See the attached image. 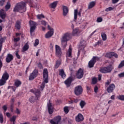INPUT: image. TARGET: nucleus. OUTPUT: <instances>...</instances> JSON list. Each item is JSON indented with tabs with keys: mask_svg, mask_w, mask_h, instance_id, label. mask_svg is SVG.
Instances as JSON below:
<instances>
[{
	"mask_svg": "<svg viewBox=\"0 0 124 124\" xmlns=\"http://www.w3.org/2000/svg\"><path fill=\"white\" fill-rule=\"evenodd\" d=\"M14 101H15L14 98L11 99V107H13V103L14 102Z\"/></svg>",
	"mask_w": 124,
	"mask_h": 124,
	"instance_id": "nucleus-55",
	"label": "nucleus"
},
{
	"mask_svg": "<svg viewBox=\"0 0 124 124\" xmlns=\"http://www.w3.org/2000/svg\"><path fill=\"white\" fill-rule=\"evenodd\" d=\"M29 44L27 43L26 44H25V45L22 48V52H26V51H28V50H29Z\"/></svg>",
	"mask_w": 124,
	"mask_h": 124,
	"instance_id": "nucleus-25",
	"label": "nucleus"
},
{
	"mask_svg": "<svg viewBox=\"0 0 124 124\" xmlns=\"http://www.w3.org/2000/svg\"><path fill=\"white\" fill-rule=\"evenodd\" d=\"M96 82H97V78H93L92 79V84H94L96 83Z\"/></svg>",
	"mask_w": 124,
	"mask_h": 124,
	"instance_id": "nucleus-43",
	"label": "nucleus"
},
{
	"mask_svg": "<svg viewBox=\"0 0 124 124\" xmlns=\"http://www.w3.org/2000/svg\"><path fill=\"white\" fill-rule=\"evenodd\" d=\"M117 98L119 99V100L124 101V95H119L117 96Z\"/></svg>",
	"mask_w": 124,
	"mask_h": 124,
	"instance_id": "nucleus-34",
	"label": "nucleus"
},
{
	"mask_svg": "<svg viewBox=\"0 0 124 124\" xmlns=\"http://www.w3.org/2000/svg\"><path fill=\"white\" fill-rule=\"evenodd\" d=\"M103 19L101 17H98L96 20V22H97V23H101Z\"/></svg>",
	"mask_w": 124,
	"mask_h": 124,
	"instance_id": "nucleus-44",
	"label": "nucleus"
},
{
	"mask_svg": "<svg viewBox=\"0 0 124 124\" xmlns=\"http://www.w3.org/2000/svg\"><path fill=\"white\" fill-rule=\"evenodd\" d=\"M115 86L114 84H110L107 89L108 93H112L114 91Z\"/></svg>",
	"mask_w": 124,
	"mask_h": 124,
	"instance_id": "nucleus-20",
	"label": "nucleus"
},
{
	"mask_svg": "<svg viewBox=\"0 0 124 124\" xmlns=\"http://www.w3.org/2000/svg\"><path fill=\"white\" fill-rule=\"evenodd\" d=\"M37 74H38V71L37 70H34L33 72L31 74L29 77V80H33V79L37 76Z\"/></svg>",
	"mask_w": 124,
	"mask_h": 124,
	"instance_id": "nucleus-15",
	"label": "nucleus"
},
{
	"mask_svg": "<svg viewBox=\"0 0 124 124\" xmlns=\"http://www.w3.org/2000/svg\"><path fill=\"white\" fill-rule=\"evenodd\" d=\"M73 80H74L73 77H70L64 81L65 85H66L67 88H68V87H70V85H71V82H72Z\"/></svg>",
	"mask_w": 124,
	"mask_h": 124,
	"instance_id": "nucleus-14",
	"label": "nucleus"
},
{
	"mask_svg": "<svg viewBox=\"0 0 124 124\" xmlns=\"http://www.w3.org/2000/svg\"><path fill=\"white\" fill-rule=\"evenodd\" d=\"M119 0H112V3L113 4L117 3V2H118Z\"/></svg>",
	"mask_w": 124,
	"mask_h": 124,
	"instance_id": "nucleus-56",
	"label": "nucleus"
},
{
	"mask_svg": "<svg viewBox=\"0 0 124 124\" xmlns=\"http://www.w3.org/2000/svg\"><path fill=\"white\" fill-rule=\"evenodd\" d=\"M78 14V10L76 9L74 10V20H77V15Z\"/></svg>",
	"mask_w": 124,
	"mask_h": 124,
	"instance_id": "nucleus-30",
	"label": "nucleus"
},
{
	"mask_svg": "<svg viewBox=\"0 0 124 124\" xmlns=\"http://www.w3.org/2000/svg\"><path fill=\"white\" fill-rule=\"evenodd\" d=\"M41 25H43V26H46L47 25V22L45 21V20H42L41 21Z\"/></svg>",
	"mask_w": 124,
	"mask_h": 124,
	"instance_id": "nucleus-46",
	"label": "nucleus"
},
{
	"mask_svg": "<svg viewBox=\"0 0 124 124\" xmlns=\"http://www.w3.org/2000/svg\"><path fill=\"white\" fill-rule=\"evenodd\" d=\"M97 45H102V41H99L95 44V46H97Z\"/></svg>",
	"mask_w": 124,
	"mask_h": 124,
	"instance_id": "nucleus-45",
	"label": "nucleus"
},
{
	"mask_svg": "<svg viewBox=\"0 0 124 124\" xmlns=\"http://www.w3.org/2000/svg\"><path fill=\"white\" fill-rule=\"evenodd\" d=\"M64 112H65L66 114H67V113L69 112L68 107H65V108H64Z\"/></svg>",
	"mask_w": 124,
	"mask_h": 124,
	"instance_id": "nucleus-39",
	"label": "nucleus"
},
{
	"mask_svg": "<svg viewBox=\"0 0 124 124\" xmlns=\"http://www.w3.org/2000/svg\"><path fill=\"white\" fill-rule=\"evenodd\" d=\"M66 59H71L72 58V47H71V46H69V49L66 52Z\"/></svg>",
	"mask_w": 124,
	"mask_h": 124,
	"instance_id": "nucleus-11",
	"label": "nucleus"
},
{
	"mask_svg": "<svg viewBox=\"0 0 124 124\" xmlns=\"http://www.w3.org/2000/svg\"><path fill=\"white\" fill-rule=\"evenodd\" d=\"M102 75H98V80L99 81H100V80H101V77H102Z\"/></svg>",
	"mask_w": 124,
	"mask_h": 124,
	"instance_id": "nucleus-61",
	"label": "nucleus"
},
{
	"mask_svg": "<svg viewBox=\"0 0 124 124\" xmlns=\"http://www.w3.org/2000/svg\"><path fill=\"white\" fill-rule=\"evenodd\" d=\"M6 17V13L3 9L0 10V17L4 20Z\"/></svg>",
	"mask_w": 124,
	"mask_h": 124,
	"instance_id": "nucleus-18",
	"label": "nucleus"
},
{
	"mask_svg": "<svg viewBox=\"0 0 124 124\" xmlns=\"http://www.w3.org/2000/svg\"><path fill=\"white\" fill-rule=\"evenodd\" d=\"M2 109H4V112H6V110H7V106L6 105H4L2 107Z\"/></svg>",
	"mask_w": 124,
	"mask_h": 124,
	"instance_id": "nucleus-53",
	"label": "nucleus"
},
{
	"mask_svg": "<svg viewBox=\"0 0 124 124\" xmlns=\"http://www.w3.org/2000/svg\"><path fill=\"white\" fill-rule=\"evenodd\" d=\"M15 113H16V114H17V115H19L21 114V110H20V109H19L18 108H16L15 111Z\"/></svg>",
	"mask_w": 124,
	"mask_h": 124,
	"instance_id": "nucleus-47",
	"label": "nucleus"
},
{
	"mask_svg": "<svg viewBox=\"0 0 124 124\" xmlns=\"http://www.w3.org/2000/svg\"><path fill=\"white\" fill-rule=\"evenodd\" d=\"M49 48L50 50H53V48H54V43H51L50 44Z\"/></svg>",
	"mask_w": 124,
	"mask_h": 124,
	"instance_id": "nucleus-49",
	"label": "nucleus"
},
{
	"mask_svg": "<svg viewBox=\"0 0 124 124\" xmlns=\"http://www.w3.org/2000/svg\"><path fill=\"white\" fill-rule=\"evenodd\" d=\"M38 44H39V40H38V39H36L35 41V43L34 44V46L35 47H36V46H37Z\"/></svg>",
	"mask_w": 124,
	"mask_h": 124,
	"instance_id": "nucleus-42",
	"label": "nucleus"
},
{
	"mask_svg": "<svg viewBox=\"0 0 124 124\" xmlns=\"http://www.w3.org/2000/svg\"><path fill=\"white\" fill-rule=\"evenodd\" d=\"M94 91L95 93H97V92H98V87H97V86L94 87Z\"/></svg>",
	"mask_w": 124,
	"mask_h": 124,
	"instance_id": "nucleus-54",
	"label": "nucleus"
},
{
	"mask_svg": "<svg viewBox=\"0 0 124 124\" xmlns=\"http://www.w3.org/2000/svg\"><path fill=\"white\" fill-rule=\"evenodd\" d=\"M16 118H17L16 116H13L11 119L10 121L11 122H13V124H15V122L16 121Z\"/></svg>",
	"mask_w": 124,
	"mask_h": 124,
	"instance_id": "nucleus-31",
	"label": "nucleus"
},
{
	"mask_svg": "<svg viewBox=\"0 0 124 124\" xmlns=\"http://www.w3.org/2000/svg\"><path fill=\"white\" fill-rule=\"evenodd\" d=\"M20 39H21L20 37L14 38V42H18V41H19Z\"/></svg>",
	"mask_w": 124,
	"mask_h": 124,
	"instance_id": "nucleus-48",
	"label": "nucleus"
},
{
	"mask_svg": "<svg viewBox=\"0 0 124 124\" xmlns=\"http://www.w3.org/2000/svg\"><path fill=\"white\" fill-rule=\"evenodd\" d=\"M21 84H22V82H21V81H20L18 79H16L15 81L14 85H15V87H16V88H18V87H20V86H21Z\"/></svg>",
	"mask_w": 124,
	"mask_h": 124,
	"instance_id": "nucleus-24",
	"label": "nucleus"
},
{
	"mask_svg": "<svg viewBox=\"0 0 124 124\" xmlns=\"http://www.w3.org/2000/svg\"><path fill=\"white\" fill-rule=\"evenodd\" d=\"M11 6V5H10V3L7 2V4L5 6V9H6V10H8V9L10 8Z\"/></svg>",
	"mask_w": 124,
	"mask_h": 124,
	"instance_id": "nucleus-36",
	"label": "nucleus"
},
{
	"mask_svg": "<svg viewBox=\"0 0 124 124\" xmlns=\"http://www.w3.org/2000/svg\"><path fill=\"white\" fill-rule=\"evenodd\" d=\"M18 53H19V51L18 50H17L16 53V56L17 59H21V56H20V55H19Z\"/></svg>",
	"mask_w": 124,
	"mask_h": 124,
	"instance_id": "nucleus-40",
	"label": "nucleus"
},
{
	"mask_svg": "<svg viewBox=\"0 0 124 124\" xmlns=\"http://www.w3.org/2000/svg\"><path fill=\"white\" fill-rule=\"evenodd\" d=\"M38 67H39V68H42V64H41V63H39L38 64Z\"/></svg>",
	"mask_w": 124,
	"mask_h": 124,
	"instance_id": "nucleus-57",
	"label": "nucleus"
},
{
	"mask_svg": "<svg viewBox=\"0 0 124 124\" xmlns=\"http://www.w3.org/2000/svg\"><path fill=\"white\" fill-rule=\"evenodd\" d=\"M84 75V71L83 69L80 68L76 73V77L78 79H81L83 78V76Z\"/></svg>",
	"mask_w": 124,
	"mask_h": 124,
	"instance_id": "nucleus-10",
	"label": "nucleus"
},
{
	"mask_svg": "<svg viewBox=\"0 0 124 124\" xmlns=\"http://www.w3.org/2000/svg\"><path fill=\"white\" fill-rule=\"evenodd\" d=\"M0 123L2 124L3 123V116L1 113L0 114Z\"/></svg>",
	"mask_w": 124,
	"mask_h": 124,
	"instance_id": "nucleus-41",
	"label": "nucleus"
},
{
	"mask_svg": "<svg viewBox=\"0 0 124 124\" xmlns=\"http://www.w3.org/2000/svg\"><path fill=\"white\" fill-rule=\"evenodd\" d=\"M111 99H115V95H113L110 97Z\"/></svg>",
	"mask_w": 124,
	"mask_h": 124,
	"instance_id": "nucleus-64",
	"label": "nucleus"
},
{
	"mask_svg": "<svg viewBox=\"0 0 124 124\" xmlns=\"http://www.w3.org/2000/svg\"><path fill=\"white\" fill-rule=\"evenodd\" d=\"M26 10H27L26 3L24 2L18 3L14 9V12H20L21 13L26 12Z\"/></svg>",
	"mask_w": 124,
	"mask_h": 124,
	"instance_id": "nucleus-2",
	"label": "nucleus"
},
{
	"mask_svg": "<svg viewBox=\"0 0 124 124\" xmlns=\"http://www.w3.org/2000/svg\"><path fill=\"white\" fill-rule=\"evenodd\" d=\"M95 5V2L94 1H92L90 3H89V4L88 5V9H91V8H93Z\"/></svg>",
	"mask_w": 124,
	"mask_h": 124,
	"instance_id": "nucleus-28",
	"label": "nucleus"
},
{
	"mask_svg": "<svg viewBox=\"0 0 124 124\" xmlns=\"http://www.w3.org/2000/svg\"><path fill=\"white\" fill-rule=\"evenodd\" d=\"M59 72V75L61 76L62 78L64 79V78L66 77V75L65 74V73H64L63 69L60 70Z\"/></svg>",
	"mask_w": 124,
	"mask_h": 124,
	"instance_id": "nucleus-21",
	"label": "nucleus"
},
{
	"mask_svg": "<svg viewBox=\"0 0 124 124\" xmlns=\"http://www.w3.org/2000/svg\"><path fill=\"white\" fill-rule=\"evenodd\" d=\"M119 77L122 78V77H124V72L121 73L118 75Z\"/></svg>",
	"mask_w": 124,
	"mask_h": 124,
	"instance_id": "nucleus-52",
	"label": "nucleus"
},
{
	"mask_svg": "<svg viewBox=\"0 0 124 124\" xmlns=\"http://www.w3.org/2000/svg\"><path fill=\"white\" fill-rule=\"evenodd\" d=\"M5 1V0H1L0 1V6H2L3 4H4V2Z\"/></svg>",
	"mask_w": 124,
	"mask_h": 124,
	"instance_id": "nucleus-50",
	"label": "nucleus"
},
{
	"mask_svg": "<svg viewBox=\"0 0 124 124\" xmlns=\"http://www.w3.org/2000/svg\"><path fill=\"white\" fill-rule=\"evenodd\" d=\"M16 87L15 86H12V89L13 90V92H15L16 91Z\"/></svg>",
	"mask_w": 124,
	"mask_h": 124,
	"instance_id": "nucleus-58",
	"label": "nucleus"
},
{
	"mask_svg": "<svg viewBox=\"0 0 124 124\" xmlns=\"http://www.w3.org/2000/svg\"><path fill=\"white\" fill-rule=\"evenodd\" d=\"M13 60V55L11 54H8L6 58V62L9 63Z\"/></svg>",
	"mask_w": 124,
	"mask_h": 124,
	"instance_id": "nucleus-19",
	"label": "nucleus"
},
{
	"mask_svg": "<svg viewBox=\"0 0 124 124\" xmlns=\"http://www.w3.org/2000/svg\"><path fill=\"white\" fill-rule=\"evenodd\" d=\"M83 92V89L81 86H78L76 87L75 89V93L76 95H79L82 93Z\"/></svg>",
	"mask_w": 124,
	"mask_h": 124,
	"instance_id": "nucleus-12",
	"label": "nucleus"
},
{
	"mask_svg": "<svg viewBox=\"0 0 124 124\" xmlns=\"http://www.w3.org/2000/svg\"><path fill=\"white\" fill-rule=\"evenodd\" d=\"M78 32H79V29H73L72 33V35L73 36H76V35H77V34H78Z\"/></svg>",
	"mask_w": 124,
	"mask_h": 124,
	"instance_id": "nucleus-26",
	"label": "nucleus"
},
{
	"mask_svg": "<svg viewBox=\"0 0 124 124\" xmlns=\"http://www.w3.org/2000/svg\"><path fill=\"white\" fill-rule=\"evenodd\" d=\"M123 66H124V60L121 62V63L119 65L118 67L119 68H122V67H123Z\"/></svg>",
	"mask_w": 124,
	"mask_h": 124,
	"instance_id": "nucleus-35",
	"label": "nucleus"
},
{
	"mask_svg": "<svg viewBox=\"0 0 124 124\" xmlns=\"http://www.w3.org/2000/svg\"><path fill=\"white\" fill-rule=\"evenodd\" d=\"M55 55L59 58L62 56V48L57 45H55Z\"/></svg>",
	"mask_w": 124,
	"mask_h": 124,
	"instance_id": "nucleus-9",
	"label": "nucleus"
},
{
	"mask_svg": "<svg viewBox=\"0 0 124 124\" xmlns=\"http://www.w3.org/2000/svg\"><path fill=\"white\" fill-rule=\"evenodd\" d=\"M43 76L44 81L40 88H39L38 90L34 89L31 90L32 93H33L36 96V97L34 96H31L30 98V101L31 103H33V102H35V101L38 100V99H39L41 96V92H42L44 88H45V83H48V71L47 70V69H44Z\"/></svg>",
	"mask_w": 124,
	"mask_h": 124,
	"instance_id": "nucleus-1",
	"label": "nucleus"
},
{
	"mask_svg": "<svg viewBox=\"0 0 124 124\" xmlns=\"http://www.w3.org/2000/svg\"><path fill=\"white\" fill-rule=\"evenodd\" d=\"M4 41V39H3V38L0 39V45H1V47H2V42H3Z\"/></svg>",
	"mask_w": 124,
	"mask_h": 124,
	"instance_id": "nucleus-51",
	"label": "nucleus"
},
{
	"mask_svg": "<svg viewBox=\"0 0 124 124\" xmlns=\"http://www.w3.org/2000/svg\"><path fill=\"white\" fill-rule=\"evenodd\" d=\"M97 61H99V57H93L92 59L89 62V67H93V65Z\"/></svg>",
	"mask_w": 124,
	"mask_h": 124,
	"instance_id": "nucleus-7",
	"label": "nucleus"
},
{
	"mask_svg": "<svg viewBox=\"0 0 124 124\" xmlns=\"http://www.w3.org/2000/svg\"><path fill=\"white\" fill-rule=\"evenodd\" d=\"M113 9H114V8L113 7H109L108 8H106L105 9V11H106L107 12H108L109 11H112V10H113Z\"/></svg>",
	"mask_w": 124,
	"mask_h": 124,
	"instance_id": "nucleus-38",
	"label": "nucleus"
},
{
	"mask_svg": "<svg viewBox=\"0 0 124 124\" xmlns=\"http://www.w3.org/2000/svg\"><path fill=\"white\" fill-rule=\"evenodd\" d=\"M109 85H110V81H108L106 83V87H107V86H109Z\"/></svg>",
	"mask_w": 124,
	"mask_h": 124,
	"instance_id": "nucleus-59",
	"label": "nucleus"
},
{
	"mask_svg": "<svg viewBox=\"0 0 124 124\" xmlns=\"http://www.w3.org/2000/svg\"><path fill=\"white\" fill-rule=\"evenodd\" d=\"M106 57L107 58H112V57H115V58H118L119 56L118 54L115 53V52H109L106 54Z\"/></svg>",
	"mask_w": 124,
	"mask_h": 124,
	"instance_id": "nucleus-17",
	"label": "nucleus"
},
{
	"mask_svg": "<svg viewBox=\"0 0 124 124\" xmlns=\"http://www.w3.org/2000/svg\"><path fill=\"white\" fill-rule=\"evenodd\" d=\"M47 28L49 31L46 34L45 37L46 38H50L54 34V29L51 28L49 25Z\"/></svg>",
	"mask_w": 124,
	"mask_h": 124,
	"instance_id": "nucleus-8",
	"label": "nucleus"
},
{
	"mask_svg": "<svg viewBox=\"0 0 124 124\" xmlns=\"http://www.w3.org/2000/svg\"><path fill=\"white\" fill-rule=\"evenodd\" d=\"M101 37L102 38L103 40H104V41H105V40L107 39V36L104 33H102Z\"/></svg>",
	"mask_w": 124,
	"mask_h": 124,
	"instance_id": "nucleus-32",
	"label": "nucleus"
},
{
	"mask_svg": "<svg viewBox=\"0 0 124 124\" xmlns=\"http://www.w3.org/2000/svg\"><path fill=\"white\" fill-rule=\"evenodd\" d=\"M29 24L30 26V32L31 34H32V32L34 31L35 30V29H36V26H37V24H36V22L30 20L29 21Z\"/></svg>",
	"mask_w": 124,
	"mask_h": 124,
	"instance_id": "nucleus-6",
	"label": "nucleus"
},
{
	"mask_svg": "<svg viewBox=\"0 0 124 124\" xmlns=\"http://www.w3.org/2000/svg\"><path fill=\"white\" fill-rule=\"evenodd\" d=\"M32 121H37V117H33Z\"/></svg>",
	"mask_w": 124,
	"mask_h": 124,
	"instance_id": "nucleus-63",
	"label": "nucleus"
},
{
	"mask_svg": "<svg viewBox=\"0 0 124 124\" xmlns=\"http://www.w3.org/2000/svg\"><path fill=\"white\" fill-rule=\"evenodd\" d=\"M71 38V33H65L61 39V42L63 47H66L67 41Z\"/></svg>",
	"mask_w": 124,
	"mask_h": 124,
	"instance_id": "nucleus-3",
	"label": "nucleus"
},
{
	"mask_svg": "<svg viewBox=\"0 0 124 124\" xmlns=\"http://www.w3.org/2000/svg\"><path fill=\"white\" fill-rule=\"evenodd\" d=\"M113 69V66L111 65L100 68L99 71L101 73H110Z\"/></svg>",
	"mask_w": 124,
	"mask_h": 124,
	"instance_id": "nucleus-4",
	"label": "nucleus"
},
{
	"mask_svg": "<svg viewBox=\"0 0 124 124\" xmlns=\"http://www.w3.org/2000/svg\"><path fill=\"white\" fill-rule=\"evenodd\" d=\"M61 60H58L56 62V67H59L60 66V65H61Z\"/></svg>",
	"mask_w": 124,
	"mask_h": 124,
	"instance_id": "nucleus-37",
	"label": "nucleus"
},
{
	"mask_svg": "<svg viewBox=\"0 0 124 124\" xmlns=\"http://www.w3.org/2000/svg\"><path fill=\"white\" fill-rule=\"evenodd\" d=\"M47 109L49 114H53V112H54V106L50 101L47 103Z\"/></svg>",
	"mask_w": 124,
	"mask_h": 124,
	"instance_id": "nucleus-13",
	"label": "nucleus"
},
{
	"mask_svg": "<svg viewBox=\"0 0 124 124\" xmlns=\"http://www.w3.org/2000/svg\"><path fill=\"white\" fill-rule=\"evenodd\" d=\"M8 78H9V75H8L7 72H5L3 74L1 79H0V86H3V85H5V83H6V81L8 80Z\"/></svg>",
	"mask_w": 124,
	"mask_h": 124,
	"instance_id": "nucleus-5",
	"label": "nucleus"
},
{
	"mask_svg": "<svg viewBox=\"0 0 124 124\" xmlns=\"http://www.w3.org/2000/svg\"><path fill=\"white\" fill-rule=\"evenodd\" d=\"M58 3L59 2L58 1H55L49 4V7L55 9V8L57 7V5H58Z\"/></svg>",
	"mask_w": 124,
	"mask_h": 124,
	"instance_id": "nucleus-22",
	"label": "nucleus"
},
{
	"mask_svg": "<svg viewBox=\"0 0 124 124\" xmlns=\"http://www.w3.org/2000/svg\"><path fill=\"white\" fill-rule=\"evenodd\" d=\"M68 13V8L65 6H63V16H66Z\"/></svg>",
	"mask_w": 124,
	"mask_h": 124,
	"instance_id": "nucleus-23",
	"label": "nucleus"
},
{
	"mask_svg": "<svg viewBox=\"0 0 124 124\" xmlns=\"http://www.w3.org/2000/svg\"><path fill=\"white\" fill-rule=\"evenodd\" d=\"M1 67H2V62L0 60V70L1 69Z\"/></svg>",
	"mask_w": 124,
	"mask_h": 124,
	"instance_id": "nucleus-60",
	"label": "nucleus"
},
{
	"mask_svg": "<svg viewBox=\"0 0 124 124\" xmlns=\"http://www.w3.org/2000/svg\"><path fill=\"white\" fill-rule=\"evenodd\" d=\"M37 18H38L39 20H41V19H43V18H45V16H44V15H37L36 16Z\"/></svg>",
	"mask_w": 124,
	"mask_h": 124,
	"instance_id": "nucleus-33",
	"label": "nucleus"
},
{
	"mask_svg": "<svg viewBox=\"0 0 124 124\" xmlns=\"http://www.w3.org/2000/svg\"><path fill=\"white\" fill-rule=\"evenodd\" d=\"M78 102H79V99H75V100H74V102H75V103H77Z\"/></svg>",
	"mask_w": 124,
	"mask_h": 124,
	"instance_id": "nucleus-62",
	"label": "nucleus"
},
{
	"mask_svg": "<svg viewBox=\"0 0 124 124\" xmlns=\"http://www.w3.org/2000/svg\"><path fill=\"white\" fill-rule=\"evenodd\" d=\"M79 105L81 109H83L85 105H86V102L84 101H81V102L79 103Z\"/></svg>",
	"mask_w": 124,
	"mask_h": 124,
	"instance_id": "nucleus-29",
	"label": "nucleus"
},
{
	"mask_svg": "<svg viewBox=\"0 0 124 124\" xmlns=\"http://www.w3.org/2000/svg\"><path fill=\"white\" fill-rule=\"evenodd\" d=\"M76 121L78 123H80V122H83L84 121V116L81 113H79L76 117Z\"/></svg>",
	"mask_w": 124,
	"mask_h": 124,
	"instance_id": "nucleus-16",
	"label": "nucleus"
},
{
	"mask_svg": "<svg viewBox=\"0 0 124 124\" xmlns=\"http://www.w3.org/2000/svg\"><path fill=\"white\" fill-rule=\"evenodd\" d=\"M15 27L17 30H20L21 29V21L19 20L17 21Z\"/></svg>",
	"mask_w": 124,
	"mask_h": 124,
	"instance_id": "nucleus-27",
	"label": "nucleus"
}]
</instances>
